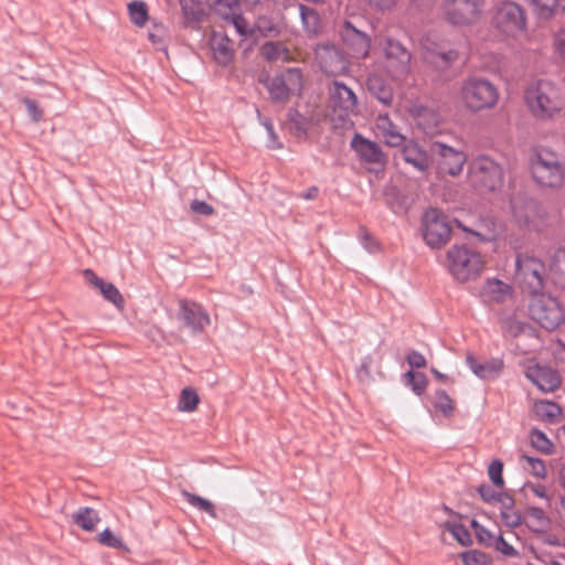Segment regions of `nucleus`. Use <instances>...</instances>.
Here are the masks:
<instances>
[{
    "label": "nucleus",
    "mask_w": 565,
    "mask_h": 565,
    "mask_svg": "<svg viewBox=\"0 0 565 565\" xmlns=\"http://www.w3.org/2000/svg\"><path fill=\"white\" fill-rule=\"evenodd\" d=\"M525 102L531 114L540 120L555 118L561 115L565 106L561 89L545 79H539L525 90Z\"/></svg>",
    "instance_id": "obj_1"
},
{
    "label": "nucleus",
    "mask_w": 565,
    "mask_h": 565,
    "mask_svg": "<svg viewBox=\"0 0 565 565\" xmlns=\"http://www.w3.org/2000/svg\"><path fill=\"white\" fill-rule=\"evenodd\" d=\"M446 264L448 273L458 282L475 280L484 269L481 254L466 244L452 245L447 252Z\"/></svg>",
    "instance_id": "obj_2"
},
{
    "label": "nucleus",
    "mask_w": 565,
    "mask_h": 565,
    "mask_svg": "<svg viewBox=\"0 0 565 565\" xmlns=\"http://www.w3.org/2000/svg\"><path fill=\"white\" fill-rule=\"evenodd\" d=\"M275 103H286L291 95L299 96L303 89V75L299 67H288L274 76L260 79Z\"/></svg>",
    "instance_id": "obj_3"
},
{
    "label": "nucleus",
    "mask_w": 565,
    "mask_h": 565,
    "mask_svg": "<svg viewBox=\"0 0 565 565\" xmlns=\"http://www.w3.org/2000/svg\"><path fill=\"white\" fill-rule=\"evenodd\" d=\"M461 98L465 106L471 111L492 108L498 99L497 87L482 77H469L461 86Z\"/></svg>",
    "instance_id": "obj_4"
},
{
    "label": "nucleus",
    "mask_w": 565,
    "mask_h": 565,
    "mask_svg": "<svg viewBox=\"0 0 565 565\" xmlns=\"http://www.w3.org/2000/svg\"><path fill=\"white\" fill-rule=\"evenodd\" d=\"M545 264L537 257L519 253L515 258V280L530 295L534 296L544 288Z\"/></svg>",
    "instance_id": "obj_5"
},
{
    "label": "nucleus",
    "mask_w": 565,
    "mask_h": 565,
    "mask_svg": "<svg viewBox=\"0 0 565 565\" xmlns=\"http://www.w3.org/2000/svg\"><path fill=\"white\" fill-rule=\"evenodd\" d=\"M529 311L531 318L547 331L556 330L565 322V309L555 297L546 294L532 296Z\"/></svg>",
    "instance_id": "obj_6"
},
{
    "label": "nucleus",
    "mask_w": 565,
    "mask_h": 565,
    "mask_svg": "<svg viewBox=\"0 0 565 565\" xmlns=\"http://www.w3.org/2000/svg\"><path fill=\"white\" fill-rule=\"evenodd\" d=\"M491 24L501 34L515 38L526 31L525 12L516 2H502L495 7Z\"/></svg>",
    "instance_id": "obj_7"
},
{
    "label": "nucleus",
    "mask_w": 565,
    "mask_h": 565,
    "mask_svg": "<svg viewBox=\"0 0 565 565\" xmlns=\"http://www.w3.org/2000/svg\"><path fill=\"white\" fill-rule=\"evenodd\" d=\"M531 171L533 179L547 188L559 186L565 178V168L559 162L557 154L545 149L536 153V158L531 164Z\"/></svg>",
    "instance_id": "obj_8"
},
{
    "label": "nucleus",
    "mask_w": 565,
    "mask_h": 565,
    "mask_svg": "<svg viewBox=\"0 0 565 565\" xmlns=\"http://www.w3.org/2000/svg\"><path fill=\"white\" fill-rule=\"evenodd\" d=\"M423 237L431 248H440L451 237V226L447 216L439 210L429 207L423 215Z\"/></svg>",
    "instance_id": "obj_9"
},
{
    "label": "nucleus",
    "mask_w": 565,
    "mask_h": 565,
    "mask_svg": "<svg viewBox=\"0 0 565 565\" xmlns=\"http://www.w3.org/2000/svg\"><path fill=\"white\" fill-rule=\"evenodd\" d=\"M483 0H444L445 20L455 26L475 24L482 12Z\"/></svg>",
    "instance_id": "obj_10"
},
{
    "label": "nucleus",
    "mask_w": 565,
    "mask_h": 565,
    "mask_svg": "<svg viewBox=\"0 0 565 565\" xmlns=\"http://www.w3.org/2000/svg\"><path fill=\"white\" fill-rule=\"evenodd\" d=\"M329 106L339 120H347L358 108V97L345 83L334 79L328 86Z\"/></svg>",
    "instance_id": "obj_11"
},
{
    "label": "nucleus",
    "mask_w": 565,
    "mask_h": 565,
    "mask_svg": "<svg viewBox=\"0 0 565 565\" xmlns=\"http://www.w3.org/2000/svg\"><path fill=\"white\" fill-rule=\"evenodd\" d=\"M386 71L396 81L404 79L411 72V52L393 38H386L384 43Z\"/></svg>",
    "instance_id": "obj_12"
},
{
    "label": "nucleus",
    "mask_w": 565,
    "mask_h": 565,
    "mask_svg": "<svg viewBox=\"0 0 565 565\" xmlns=\"http://www.w3.org/2000/svg\"><path fill=\"white\" fill-rule=\"evenodd\" d=\"M473 181L487 191H494L502 184L503 170L501 166L488 156H479L470 166Z\"/></svg>",
    "instance_id": "obj_13"
},
{
    "label": "nucleus",
    "mask_w": 565,
    "mask_h": 565,
    "mask_svg": "<svg viewBox=\"0 0 565 565\" xmlns=\"http://www.w3.org/2000/svg\"><path fill=\"white\" fill-rule=\"evenodd\" d=\"M350 147L362 163L370 166V171L384 170L387 156L377 142L355 132L351 139Z\"/></svg>",
    "instance_id": "obj_14"
},
{
    "label": "nucleus",
    "mask_w": 565,
    "mask_h": 565,
    "mask_svg": "<svg viewBox=\"0 0 565 565\" xmlns=\"http://www.w3.org/2000/svg\"><path fill=\"white\" fill-rule=\"evenodd\" d=\"M178 319L194 335L203 333L211 324L210 315L203 306L188 299L179 300Z\"/></svg>",
    "instance_id": "obj_15"
},
{
    "label": "nucleus",
    "mask_w": 565,
    "mask_h": 565,
    "mask_svg": "<svg viewBox=\"0 0 565 565\" xmlns=\"http://www.w3.org/2000/svg\"><path fill=\"white\" fill-rule=\"evenodd\" d=\"M340 38L353 57L364 58L369 55L371 38L350 21H345L340 28Z\"/></svg>",
    "instance_id": "obj_16"
},
{
    "label": "nucleus",
    "mask_w": 565,
    "mask_h": 565,
    "mask_svg": "<svg viewBox=\"0 0 565 565\" xmlns=\"http://www.w3.org/2000/svg\"><path fill=\"white\" fill-rule=\"evenodd\" d=\"M515 222L523 227L534 228L542 217L539 203L530 198L516 195L510 201Z\"/></svg>",
    "instance_id": "obj_17"
},
{
    "label": "nucleus",
    "mask_w": 565,
    "mask_h": 565,
    "mask_svg": "<svg viewBox=\"0 0 565 565\" xmlns=\"http://www.w3.org/2000/svg\"><path fill=\"white\" fill-rule=\"evenodd\" d=\"M431 151L440 157L438 168L440 172L449 175H458L463 168L467 157L463 151L457 150L443 142L431 145Z\"/></svg>",
    "instance_id": "obj_18"
},
{
    "label": "nucleus",
    "mask_w": 565,
    "mask_h": 565,
    "mask_svg": "<svg viewBox=\"0 0 565 565\" xmlns=\"http://www.w3.org/2000/svg\"><path fill=\"white\" fill-rule=\"evenodd\" d=\"M420 46L424 52V57L440 67H448L458 58V52L456 50L447 47L444 43L433 41L430 34L422 38Z\"/></svg>",
    "instance_id": "obj_19"
},
{
    "label": "nucleus",
    "mask_w": 565,
    "mask_h": 565,
    "mask_svg": "<svg viewBox=\"0 0 565 565\" xmlns=\"http://www.w3.org/2000/svg\"><path fill=\"white\" fill-rule=\"evenodd\" d=\"M209 47L213 61L223 67L228 66L235 55L232 40L224 33L213 31L209 38Z\"/></svg>",
    "instance_id": "obj_20"
},
{
    "label": "nucleus",
    "mask_w": 565,
    "mask_h": 565,
    "mask_svg": "<svg viewBox=\"0 0 565 565\" xmlns=\"http://www.w3.org/2000/svg\"><path fill=\"white\" fill-rule=\"evenodd\" d=\"M407 113L424 134H433L437 129L439 114L435 109L413 103L408 106Z\"/></svg>",
    "instance_id": "obj_21"
},
{
    "label": "nucleus",
    "mask_w": 565,
    "mask_h": 565,
    "mask_svg": "<svg viewBox=\"0 0 565 565\" xmlns=\"http://www.w3.org/2000/svg\"><path fill=\"white\" fill-rule=\"evenodd\" d=\"M401 156L406 164L419 173H426L431 166L428 152L414 141H408L403 146Z\"/></svg>",
    "instance_id": "obj_22"
},
{
    "label": "nucleus",
    "mask_w": 565,
    "mask_h": 565,
    "mask_svg": "<svg viewBox=\"0 0 565 565\" xmlns=\"http://www.w3.org/2000/svg\"><path fill=\"white\" fill-rule=\"evenodd\" d=\"M526 376L545 393L553 392L561 385L558 373L548 366L536 365L526 372Z\"/></svg>",
    "instance_id": "obj_23"
},
{
    "label": "nucleus",
    "mask_w": 565,
    "mask_h": 565,
    "mask_svg": "<svg viewBox=\"0 0 565 565\" xmlns=\"http://www.w3.org/2000/svg\"><path fill=\"white\" fill-rule=\"evenodd\" d=\"M319 64L323 73L337 76L348 71V62L342 53L334 47H326L319 57Z\"/></svg>",
    "instance_id": "obj_24"
},
{
    "label": "nucleus",
    "mask_w": 565,
    "mask_h": 565,
    "mask_svg": "<svg viewBox=\"0 0 565 565\" xmlns=\"http://www.w3.org/2000/svg\"><path fill=\"white\" fill-rule=\"evenodd\" d=\"M466 363L471 372L481 380L498 377L504 365L501 359L494 358L484 362H478L471 354L467 355Z\"/></svg>",
    "instance_id": "obj_25"
},
{
    "label": "nucleus",
    "mask_w": 565,
    "mask_h": 565,
    "mask_svg": "<svg viewBox=\"0 0 565 565\" xmlns=\"http://www.w3.org/2000/svg\"><path fill=\"white\" fill-rule=\"evenodd\" d=\"M376 128L388 147H399L405 141V136L387 115H380L376 120Z\"/></svg>",
    "instance_id": "obj_26"
},
{
    "label": "nucleus",
    "mask_w": 565,
    "mask_h": 565,
    "mask_svg": "<svg viewBox=\"0 0 565 565\" xmlns=\"http://www.w3.org/2000/svg\"><path fill=\"white\" fill-rule=\"evenodd\" d=\"M367 89L372 96L385 106H390L393 103V90L391 86L377 75H371L366 81Z\"/></svg>",
    "instance_id": "obj_27"
},
{
    "label": "nucleus",
    "mask_w": 565,
    "mask_h": 565,
    "mask_svg": "<svg viewBox=\"0 0 565 565\" xmlns=\"http://www.w3.org/2000/svg\"><path fill=\"white\" fill-rule=\"evenodd\" d=\"M525 516L529 519V521H525L526 526L534 533H546L551 527V519L542 508H527Z\"/></svg>",
    "instance_id": "obj_28"
},
{
    "label": "nucleus",
    "mask_w": 565,
    "mask_h": 565,
    "mask_svg": "<svg viewBox=\"0 0 565 565\" xmlns=\"http://www.w3.org/2000/svg\"><path fill=\"white\" fill-rule=\"evenodd\" d=\"M73 522L84 531H94L100 521L96 510L89 507H82L73 514Z\"/></svg>",
    "instance_id": "obj_29"
},
{
    "label": "nucleus",
    "mask_w": 565,
    "mask_h": 565,
    "mask_svg": "<svg viewBox=\"0 0 565 565\" xmlns=\"http://www.w3.org/2000/svg\"><path fill=\"white\" fill-rule=\"evenodd\" d=\"M509 286L499 279H488L482 288V295L494 302L504 301Z\"/></svg>",
    "instance_id": "obj_30"
},
{
    "label": "nucleus",
    "mask_w": 565,
    "mask_h": 565,
    "mask_svg": "<svg viewBox=\"0 0 565 565\" xmlns=\"http://www.w3.org/2000/svg\"><path fill=\"white\" fill-rule=\"evenodd\" d=\"M551 274L555 285L565 289V248H559L553 255Z\"/></svg>",
    "instance_id": "obj_31"
},
{
    "label": "nucleus",
    "mask_w": 565,
    "mask_h": 565,
    "mask_svg": "<svg viewBox=\"0 0 565 565\" xmlns=\"http://www.w3.org/2000/svg\"><path fill=\"white\" fill-rule=\"evenodd\" d=\"M148 39L157 50L167 51L168 30L162 23L152 22L148 31Z\"/></svg>",
    "instance_id": "obj_32"
},
{
    "label": "nucleus",
    "mask_w": 565,
    "mask_h": 565,
    "mask_svg": "<svg viewBox=\"0 0 565 565\" xmlns=\"http://www.w3.org/2000/svg\"><path fill=\"white\" fill-rule=\"evenodd\" d=\"M128 14L130 21L139 28L143 26L149 19L148 7L143 1L136 0L128 3Z\"/></svg>",
    "instance_id": "obj_33"
},
{
    "label": "nucleus",
    "mask_w": 565,
    "mask_h": 565,
    "mask_svg": "<svg viewBox=\"0 0 565 565\" xmlns=\"http://www.w3.org/2000/svg\"><path fill=\"white\" fill-rule=\"evenodd\" d=\"M260 54L266 61L274 62L280 58L285 60L288 50L278 42H266L260 49Z\"/></svg>",
    "instance_id": "obj_34"
},
{
    "label": "nucleus",
    "mask_w": 565,
    "mask_h": 565,
    "mask_svg": "<svg viewBox=\"0 0 565 565\" xmlns=\"http://www.w3.org/2000/svg\"><path fill=\"white\" fill-rule=\"evenodd\" d=\"M291 130L297 137H306L308 130V120L297 109L290 108L287 113Z\"/></svg>",
    "instance_id": "obj_35"
},
{
    "label": "nucleus",
    "mask_w": 565,
    "mask_h": 565,
    "mask_svg": "<svg viewBox=\"0 0 565 565\" xmlns=\"http://www.w3.org/2000/svg\"><path fill=\"white\" fill-rule=\"evenodd\" d=\"M199 402L200 398L196 391L191 387H185L181 392L178 408L181 412L190 413L198 407Z\"/></svg>",
    "instance_id": "obj_36"
},
{
    "label": "nucleus",
    "mask_w": 565,
    "mask_h": 565,
    "mask_svg": "<svg viewBox=\"0 0 565 565\" xmlns=\"http://www.w3.org/2000/svg\"><path fill=\"white\" fill-rule=\"evenodd\" d=\"M99 291L103 295V297L111 302L116 308L122 309L125 306V300L118 290V288L113 284L108 281H104L102 286H99Z\"/></svg>",
    "instance_id": "obj_37"
},
{
    "label": "nucleus",
    "mask_w": 565,
    "mask_h": 565,
    "mask_svg": "<svg viewBox=\"0 0 565 565\" xmlns=\"http://www.w3.org/2000/svg\"><path fill=\"white\" fill-rule=\"evenodd\" d=\"M183 497L185 498L186 502L194 507V508H198L199 510L207 513L209 515L215 518L216 516V512H215V507L214 504L209 501L207 499H204L198 494H194V493H190L188 491H184L183 492Z\"/></svg>",
    "instance_id": "obj_38"
},
{
    "label": "nucleus",
    "mask_w": 565,
    "mask_h": 565,
    "mask_svg": "<svg viewBox=\"0 0 565 565\" xmlns=\"http://www.w3.org/2000/svg\"><path fill=\"white\" fill-rule=\"evenodd\" d=\"M434 406L446 417L450 416L454 412V401L444 390L436 391Z\"/></svg>",
    "instance_id": "obj_39"
},
{
    "label": "nucleus",
    "mask_w": 565,
    "mask_h": 565,
    "mask_svg": "<svg viewBox=\"0 0 565 565\" xmlns=\"http://www.w3.org/2000/svg\"><path fill=\"white\" fill-rule=\"evenodd\" d=\"M531 444L534 448L542 451L543 454H551L553 451V443L546 437V435L540 429L531 430Z\"/></svg>",
    "instance_id": "obj_40"
},
{
    "label": "nucleus",
    "mask_w": 565,
    "mask_h": 565,
    "mask_svg": "<svg viewBox=\"0 0 565 565\" xmlns=\"http://www.w3.org/2000/svg\"><path fill=\"white\" fill-rule=\"evenodd\" d=\"M98 542L107 547L121 550V551H128L127 545L121 540V537L115 535L110 529H105L99 535H98Z\"/></svg>",
    "instance_id": "obj_41"
},
{
    "label": "nucleus",
    "mask_w": 565,
    "mask_h": 565,
    "mask_svg": "<svg viewBox=\"0 0 565 565\" xmlns=\"http://www.w3.org/2000/svg\"><path fill=\"white\" fill-rule=\"evenodd\" d=\"M535 409L537 415L550 422H554L562 414L561 407L554 402H541L536 404Z\"/></svg>",
    "instance_id": "obj_42"
},
{
    "label": "nucleus",
    "mask_w": 565,
    "mask_h": 565,
    "mask_svg": "<svg viewBox=\"0 0 565 565\" xmlns=\"http://www.w3.org/2000/svg\"><path fill=\"white\" fill-rule=\"evenodd\" d=\"M447 530L462 546H468L472 543L470 532L461 523H447Z\"/></svg>",
    "instance_id": "obj_43"
},
{
    "label": "nucleus",
    "mask_w": 565,
    "mask_h": 565,
    "mask_svg": "<svg viewBox=\"0 0 565 565\" xmlns=\"http://www.w3.org/2000/svg\"><path fill=\"white\" fill-rule=\"evenodd\" d=\"M530 2L540 18L548 19L553 15L558 0H530Z\"/></svg>",
    "instance_id": "obj_44"
},
{
    "label": "nucleus",
    "mask_w": 565,
    "mask_h": 565,
    "mask_svg": "<svg viewBox=\"0 0 565 565\" xmlns=\"http://www.w3.org/2000/svg\"><path fill=\"white\" fill-rule=\"evenodd\" d=\"M404 376L407 379L408 385L416 395H422L427 386V377L423 373H414L407 371Z\"/></svg>",
    "instance_id": "obj_45"
},
{
    "label": "nucleus",
    "mask_w": 565,
    "mask_h": 565,
    "mask_svg": "<svg viewBox=\"0 0 565 565\" xmlns=\"http://www.w3.org/2000/svg\"><path fill=\"white\" fill-rule=\"evenodd\" d=\"M460 557L463 565H489L487 555L479 551L471 550L462 552Z\"/></svg>",
    "instance_id": "obj_46"
},
{
    "label": "nucleus",
    "mask_w": 565,
    "mask_h": 565,
    "mask_svg": "<svg viewBox=\"0 0 565 565\" xmlns=\"http://www.w3.org/2000/svg\"><path fill=\"white\" fill-rule=\"evenodd\" d=\"M503 462L500 459H494L489 465L488 475L492 483L497 487L502 488L504 486V479L502 476Z\"/></svg>",
    "instance_id": "obj_47"
},
{
    "label": "nucleus",
    "mask_w": 565,
    "mask_h": 565,
    "mask_svg": "<svg viewBox=\"0 0 565 565\" xmlns=\"http://www.w3.org/2000/svg\"><path fill=\"white\" fill-rule=\"evenodd\" d=\"M471 527L475 530L476 536L480 543L492 546L497 536H494L491 531L481 525L477 520L471 521Z\"/></svg>",
    "instance_id": "obj_48"
},
{
    "label": "nucleus",
    "mask_w": 565,
    "mask_h": 565,
    "mask_svg": "<svg viewBox=\"0 0 565 565\" xmlns=\"http://www.w3.org/2000/svg\"><path fill=\"white\" fill-rule=\"evenodd\" d=\"M521 458L529 463V466L531 468V473L533 476H535L536 478H541V479L546 477V467L542 459L531 457L527 455H522Z\"/></svg>",
    "instance_id": "obj_49"
},
{
    "label": "nucleus",
    "mask_w": 565,
    "mask_h": 565,
    "mask_svg": "<svg viewBox=\"0 0 565 565\" xmlns=\"http://www.w3.org/2000/svg\"><path fill=\"white\" fill-rule=\"evenodd\" d=\"M359 241L369 253H376L380 250L379 242L364 227L360 228Z\"/></svg>",
    "instance_id": "obj_50"
},
{
    "label": "nucleus",
    "mask_w": 565,
    "mask_h": 565,
    "mask_svg": "<svg viewBox=\"0 0 565 565\" xmlns=\"http://www.w3.org/2000/svg\"><path fill=\"white\" fill-rule=\"evenodd\" d=\"M500 515H501L502 522L508 527L515 529V527H519L520 525H522V523H523V518H522L521 512L516 511L514 509H512L511 511H508V512H500Z\"/></svg>",
    "instance_id": "obj_51"
},
{
    "label": "nucleus",
    "mask_w": 565,
    "mask_h": 565,
    "mask_svg": "<svg viewBox=\"0 0 565 565\" xmlns=\"http://www.w3.org/2000/svg\"><path fill=\"white\" fill-rule=\"evenodd\" d=\"M492 546L504 556L516 557L519 555V552L511 544H509L502 535L495 537Z\"/></svg>",
    "instance_id": "obj_52"
},
{
    "label": "nucleus",
    "mask_w": 565,
    "mask_h": 565,
    "mask_svg": "<svg viewBox=\"0 0 565 565\" xmlns=\"http://www.w3.org/2000/svg\"><path fill=\"white\" fill-rule=\"evenodd\" d=\"M478 493L486 503L497 502L501 492H497L491 486L482 483L477 488Z\"/></svg>",
    "instance_id": "obj_53"
},
{
    "label": "nucleus",
    "mask_w": 565,
    "mask_h": 565,
    "mask_svg": "<svg viewBox=\"0 0 565 565\" xmlns=\"http://www.w3.org/2000/svg\"><path fill=\"white\" fill-rule=\"evenodd\" d=\"M228 21H231V23L234 25L235 30L239 35H248L250 33L249 23L243 17L242 10L238 11Z\"/></svg>",
    "instance_id": "obj_54"
},
{
    "label": "nucleus",
    "mask_w": 565,
    "mask_h": 565,
    "mask_svg": "<svg viewBox=\"0 0 565 565\" xmlns=\"http://www.w3.org/2000/svg\"><path fill=\"white\" fill-rule=\"evenodd\" d=\"M23 104L25 105L26 111L31 119L35 122L40 121V119L43 116V110L38 105V103L34 99H31L29 97H24L22 99Z\"/></svg>",
    "instance_id": "obj_55"
},
{
    "label": "nucleus",
    "mask_w": 565,
    "mask_h": 565,
    "mask_svg": "<svg viewBox=\"0 0 565 565\" xmlns=\"http://www.w3.org/2000/svg\"><path fill=\"white\" fill-rule=\"evenodd\" d=\"M190 207L194 213L199 215L209 216L214 213L213 206L201 200H193L190 204Z\"/></svg>",
    "instance_id": "obj_56"
},
{
    "label": "nucleus",
    "mask_w": 565,
    "mask_h": 565,
    "mask_svg": "<svg viewBox=\"0 0 565 565\" xmlns=\"http://www.w3.org/2000/svg\"><path fill=\"white\" fill-rule=\"evenodd\" d=\"M406 359L412 369H422L426 366V359L419 351H409Z\"/></svg>",
    "instance_id": "obj_57"
},
{
    "label": "nucleus",
    "mask_w": 565,
    "mask_h": 565,
    "mask_svg": "<svg viewBox=\"0 0 565 565\" xmlns=\"http://www.w3.org/2000/svg\"><path fill=\"white\" fill-rule=\"evenodd\" d=\"M299 10H300L301 20H302L303 24L306 25V28L309 29V23L311 21L315 24L318 22V19H319L318 13L313 9H310L306 6L300 4Z\"/></svg>",
    "instance_id": "obj_58"
},
{
    "label": "nucleus",
    "mask_w": 565,
    "mask_h": 565,
    "mask_svg": "<svg viewBox=\"0 0 565 565\" xmlns=\"http://www.w3.org/2000/svg\"><path fill=\"white\" fill-rule=\"evenodd\" d=\"M554 46L556 52L565 60V29L559 30L554 38Z\"/></svg>",
    "instance_id": "obj_59"
},
{
    "label": "nucleus",
    "mask_w": 565,
    "mask_h": 565,
    "mask_svg": "<svg viewBox=\"0 0 565 565\" xmlns=\"http://www.w3.org/2000/svg\"><path fill=\"white\" fill-rule=\"evenodd\" d=\"M501 505L500 512H508L514 509L515 501L512 495L507 492H501L500 498L497 501Z\"/></svg>",
    "instance_id": "obj_60"
},
{
    "label": "nucleus",
    "mask_w": 565,
    "mask_h": 565,
    "mask_svg": "<svg viewBox=\"0 0 565 565\" xmlns=\"http://www.w3.org/2000/svg\"><path fill=\"white\" fill-rule=\"evenodd\" d=\"M257 28L264 35H271L276 32V28L271 24V22L265 18H260L257 20Z\"/></svg>",
    "instance_id": "obj_61"
},
{
    "label": "nucleus",
    "mask_w": 565,
    "mask_h": 565,
    "mask_svg": "<svg viewBox=\"0 0 565 565\" xmlns=\"http://www.w3.org/2000/svg\"><path fill=\"white\" fill-rule=\"evenodd\" d=\"M84 276L88 280L89 284L99 288L104 284V279L99 278L92 269H85Z\"/></svg>",
    "instance_id": "obj_62"
},
{
    "label": "nucleus",
    "mask_w": 565,
    "mask_h": 565,
    "mask_svg": "<svg viewBox=\"0 0 565 565\" xmlns=\"http://www.w3.org/2000/svg\"><path fill=\"white\" fill-rule=\"evenodd\" d=\"M544 537L542 539V542L546 545L554 546V547H561L564 546V542L555 534H546L544 533Z\"/></svg>",
    "instance_id": "obj_63"
},
{
    "label": "nucleus",
    "mask_w": 565,
    "mask_h": 565,
    "mask_svg": "<svg viewBox=\"0 0 565 565\" xmlns=\"http://www.w3.org/2000/svg\"><path fill=\"white\" fill-rule=\"evenodd\" d=\"M267 135H268L267 147L269 149H281L282 148V143L279 140V137L277 136V134L275 132V129L273 130L271 134H267Z\"/></svg>",
    "instance_id": "obj_64"
}]
</instances>
